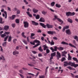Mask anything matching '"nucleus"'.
Instances as JSON below:
<instances>
[{
  "label": "nucleus",
  "mask_w": 78,
  "mask_h": 78,
  "mask_svg": "<svg viewBox=\"0 0 78 78\" xmlns=\"http://www.w3.org/2000/svg\"><path fill=\"white\" fill-rule=\"evenodd\" d=\"M40 25L44 28H46V27H47L48 28H53V25L48 24H47L46 25H45L44 23H40Z\"/></svg>",
  "instance_id": "obj_1"
},
{
  "label": "nucleus",
  "mask_w": 78,
  "mask_h": 78,
  "mask_svg": "<svg viewBox=\"0 0 78 78\" xmlns=\"http://www.w3.org/2000/svg\"><path fill=\"white\" fill-rule=\"evenodd\" d=\"M57 19L58 21V22H61V24H62L63 23V21L62 20H61L59 18H58V16L56 15L54 16V18L53 19V20H56Z\"/></svg>",
  "instance_id": "obj_2"
},
{
  "label": "nucleus",
  "mask_w": 78,
  "mask_h": 78,
  "mask_svg": "<svg viewBox=\"0 0 78 78\" xmlns=\"http://www.w3.org/2000/svg\"><path fill=\"white\" fill-rule=\"evenodd\" d=\"M34 43H38L36 45H35L33 47V48H35V47H37L38 46H39V45H40V44L41 42L39 40H35V41H34Z\"/></svg>",
  "instance_id": "obj_3"
},
{
  "label": "nucleus",
  "mask_w": 78,
  "mask_h": 78,
  "mask_svg": "<svg viewBox=\"0 0 78 78\" xmlns=\"http://www.w3.org/2000/svg\"><path fill=\"white\" fill-rule=\"evenodd\" d=\"M4 9H2L1 11L2 12H3L5 14V15L4 13L2 14V16L4 17H5V19H7V12L6 11H4Z\"/></svg>",
  "instance_id": "obj_4"
},
{
  "label": "nucleus",
  "mask_w": 78,
  "mask_h": 78,
  "mask_svg": "<svg viewBox=\"0 0 78 78\" xmlns=\"http://www.w3.org/2000/svg\"><path fill=\"white\" fill-rule=\"evenodd\" d=\"M75 14V13L74 12H66V16H73Z\"/></svg>",
  "instance_id": "obj_5"
},
{
  "label": "nucleus",
  "mask_w": 78,
  "mask_h": 78,
  "mask_svg": "<svg viewBox=\"0 0 78 78\" xmlns=\"http://www.w3.org/2000/svg\"><path fill=\"white\" fill-rule=\"evenodd\" d=\"M64 67H66V66H67L68 65H71L72 64V62H69L67 61H65L64 62Z\"/></svg>",
  "instance_id": "obj_6"
},
{
  "label": "nucleus",
  "mask_w": 78,
  "mask_h": 78,
  "mask_svg": "<svg viewBox=\"0 0 78 78\" xmlns=\"http://www.w3.org/2000/svg\"><path fill=\"white\" fill-rule=\"evenodd\" d=\"M56 57L57 58V59H59V58H61V53L58 51L57 52Z\"/></svg>",
  "instance_id": "obj_7"
},
{
  "label": "nucleus",
  "mask_w": 78,
  "mask_h": 78,
  "mask_svg": "<svg viewBox=\"0 0 78 78\" xmlns=\"http://www.w3.org/2000/svg\"><path fill=\"white\" fill-rule=\"evenodd\" d=\"M67 53V52L66 51H64L62 52V56H64L65 58H66V54Z\"/></svg>",
  "instance_id": "obj_8"
},
{
  "label": "nucleus",
  "mask_w": 78,
  "mask_h": 78,
  "mask_svg": "<svg viewBox=\"0 0 78 78\" xmlns=\"http://www.w3.org/2000/svg\"><path fill=\"white\" fill-rule=\"evenodd\" d=\"M71 66H72V67H74L76 68L77 67H78V64H75L74 62H72Z\"/></svg>",
  "instance_id": "obj_9"
},
{
  "label": "nucleus",
  "mask_w": 78,
  "mask_h": 78,
  "mask_svg": "<svg viewBox=\"0 0 78 78\" xmlns=\"http://www.w3.org/2000/svg\"><path fill=\"white\" fill-rule=\"evenodd\" d=\"M69 26H66L63 27L62 31L63 32H64L65 29H69Z\"/></svg>",
  "instance_id": "obj_10"
},
{
  "label": "nucleus",
  "mask_w": 78,
  "mask_h": 78,
  "mask_svg": "<svg viewBox=\"0 0 78 78\" xmlns=\"http://www.w3.org/2000/svg\"><path fill=\"white\" fill-rule=\"evenodd\" d=\"M24 28H28V23L27 22L24 21Z\"/></svg>",
  "instance_id": "obj_11"
},
{
  "label": "nucleus",
  "mask_w": 78,
  "mask_h": 78,
  "mask_svg": "<svg viewBox=\"0 0 78 78\" xmlns=\"http://www.w3.org/2000/svg\"><path fill=\"white\" fill-rule=\"evenodd\" d=\"M42 47L44 48L43 50L44 51L46 50L47 49H48V46H47V45H43Z\"/></svg>",
  "instance_id": "obj_12"
},
{
  "label": "nucleus",
  "mask_w": 78,
  "mask_h": 78,
  "mask_svg": "<svg viewBox=\"0 0 78 78\" xmlns=\"http://www.w3.org/2000/svg\"><path fill=\"white\" fill-rule=\"evenodd\" d=\"M39 21L41 22H45V19L43 17H41L39 20Z\"/></svg>",
  "instance_id": "obj_13"
},
{
  "label": "nucleus",
  "mask_w": 78,
  "mask_h": 78,
  "mask_svg": "<svg viewBox=\"0 0 78 78\" xmlns=\"http://www.w3.org/2000/svg\"><path fill=\"white\" fill-rule=\"evenodd\" d=\"M66 33L68 35H70V34H71V32L70 31V29H68L66 30Z\"/></svg>",
  "instance_id": "obj_14"
},
{
  "label": "nucleus",
  "mask_w": 78,
  "mask_h": 78,
  "mask_svg": "<svg viewBox=\"0 0 78 78\" xmlns=\"http://www.w3.org/2000/svg\"><path fill=\"white\" fill-rule=\"evenodd\" d=\"M31 22L32 23V25H38L39 24L38 23H36L34 21H32Z\"/></svg>",
  "instance_id": "obj_15"
},
{
  "label": "nucleus",
  "mask_w": 78,
  "mask_h": 78,
  "mask_svg": "<svg viewBox=\"0 0 78 78\" xmlns=\"http://www.w3.org/2000/svg\"><path fill=\"white\" fill-rule=\"evenodd\" d=\"M47 33L48 34H52V35H53V34H54V33H55V32H53L52 31H48Z\"/></svg>",
  "instance_id": "obj_16"
},
{
  "label": "nucleus",
  "mask_w": 78,
  "mask_h": 78,
  "mask_svg": "<svg viewBox=\"0 0 78 78\" xmlns=\"http://www.w3.org/2000/svg\"><path fill=\"white\" fill-rule=\"evenodd\" d=\"M39 10L37 9H36L35 8H34L33 9V11L34 12V13H36Z\"/></svg>",
  "instance_id": "obj_17"
},
{
  "label": "nucleus",
  "mask_w": 78,
  "mask_h": 78,
  "mask_svg": "<svg viewBox=\"0 0 78 78\" xmlns=\"http://www.w3.org/2000/svg\"><path fill=\"white\" fill-rule=\"evenodd\" d=\"M67 21L71 23H73V21H72V20L70 18H69L67 19Z\"/></svg>",
  "instance_id": "obj_18"
},
{
  "label": "nucleus",
  "mask_w": 78,
  "mask_h": 78,
  "mask_svg": "<svg viewBox=\"0 0 78 78\" xmlns=\"http://www.w3.org/2000/svg\"><path fill=\"white\" fill-rule=\"evenodd\" d=\"M19 52L18 51H14L13 52V55H18Z\"/></svg>",
  "instance_id": "obj_19"
},
{
  "label": "nucleus",
  "mask_w": 78,
  "mask_h": 78,
  "mask_svg": "<svg viewBox=\"0 0 78 78\" xmlns=\"http://www.w3.org/2000/svg\"><path fill=\"white\" fill-rule=\"evenodd\" d=\"M9 29V26H4V30L5 31H7Z\"/></svg>",
  "instance_id": "obj_20"
},
{
  "label": "nucleus",
  "mask_w": 78,
  "mask_h": 78,
  "mask_svg": "<svg viewBox=\"0 0 78 78\" xmlns=\"http://www.w3.org/2000/svg\"><path fill=\"white\" fill-rule=\"evenodd\" d=\"M1 57H0V60H3V61H5V57L2 55H1Z\"/></svg>",
  "instance_id": "obj_21"
},
{
  "label": "nucleus",
  "mask_w": 78,
  "mask_h": 78,
  "mask_svg": "<svg viewBox=\"0 0 78 78\" xmlns=\"http://www.w3.org/2000/svg\"><path fill=\"white\" fill-rule=\"evenodd\" d=\"M38 49L39 50V51L41 52H42V51H43V49L42 48V47L41 46H40L39 48H38Z\"/></svg>",
  "instance_id": "obj_22"
},
{
  "label": "nucleus",
  "mask_w": 78,
  "mask_h": 78,
  "mask_svg": "<svg viewBox=\"0 0 78 78\" xmlns=\"http://www.w3.org/2000/svg\"><path fill=\"white\" fill-rule=\"evenodd\" d=\"M49 44L51 45H53L55 44V42L53 41V40H51V42L50 41V42H49Z\"/></svg>",
  "instance_id": "obj_23"
},
{
  "label": "nucleus",
  "mask_w": 78,
  "mask_h": 78,
  "mask_svg": "<svg viewBox=\"0 0 78 78\" xmlns=\"http://www.w3.org/2000/svg\"><path fill=\"white\" fill-rule=\"evenodd\" d=\"M56 56V52H54L53 53H51V56L53 57L54 56Z\"/></svg>",
  "instance_id": "obj_24"
},
{
  "label": "nucleus",
  "mask_w": 78,
  "mask_h": 78,
  "mask_svg": "<svg viewBox=\"0 0 78 78\" xmlns=\"http://www.w3.org/2000/svg\"><path fill=\"white\" fill-rule=\"evenodd\" d=\"M73 59L75 61H76V62L78 63V60L77 59V58H76L75 57H73Z\"/></svg>",
  "instance_id": "obj_25"
},
{
  "label": "nucleus",
  "mask_w": 78,
  "mask_h": 78,
  "mask_svg": "<svg viewBox=\"0 0 78 78\" xmlns=\"http://www.w3.org/2000/svg\"><path fill=\"white\" fill-rule=\"evenodd\" d=\"M61 44H63V45H68V43L65 42V41H62L61 43Z\"/></svg>",
  "instance_id": "obj_26"
},
{
  "label": "nucleus",
  "mask_w": 78,
  "mask_h": 78,
  "mask_svg": "<svg viewBox=\"0 0 78 78\" xmlns=\"http://www.w3.org/2000/svg\"><path fill=\"white\" fill-rule=\"evenodd\" d=\"M26 13H27V15L30 17H32V15L30 13V12H26Z\"/></svg>",
  "instance_id": "obj_27"
},
{
  "label": "nucleus",
  "mask_w": 78,
  "mask_h": 78,
  "mask_svg": "<svg viewBox=\"0 0 78 78\" xmlns=\"http://www.w3.org/2000/svg\"><path fill=\"white\" fill-rule=\"evenodd\" d=\"M69 45L70 46V47H74L75 48H76V47L75 46H74V45H73V44H72L71 43H69Z\"/></svg>",
  "instance_id": "obj_28"
},
{
  "label": "nucleus",
  "mask_w": 78,
  "mask_h": 78,
  "mask_svg": "<svg viewBox=\"0 0 78 78\" xmlns=\"http://www.w3.org/2000/svg\"><path fill=\"white\" fill-rule=\"evenodd\" d=\"M64 50V48L62 47H59V48H58V50H61L62 51V50Z\"/></svg>",
  "instance_id": "obj_29"
},
{
  "label": "nucleus",
  "mask_w": 78,
  "mask_h": 78,
  "mask_svg": "<svg viewBox=\"0 0 78 78\" xmlns=\"http://www.w3.org/2000/svg\"><path fill=\"white\" fill-rule=\"evenodd\" d=\"M55 6L56 7H57V8H59L60 7H61V5H60V4H56L55 5Z\"/></svg>",
  "instance_id": "obj_30"
},
{
  "label": "nucleus",
  "mask_w": 78,
  "mask_h": 78,
  "mask_svg": "<svg viewBox=\"0 0 78 78\" xmlns=\"http://www.w3.org/2000/svg\"><path fill=\"white\" fill-rule=\"evenodd\" d=\"M3 20V19L2 18H0V23L3 24L4 23V21H2Z\"/></svg>",
  "instance_id": "obj_31"
},
{
  "label": "nucleus",
  "mask_w": 78,
  "mask_h": 78,
  "mask_svg": "<svg viewBox=\"0 0 78 78\" xmlns=\"http://www.w3.org/2000/svg\"><path fill=\"white\" fill-rule=\"evenodd\" d=\"M12 39V37L11 36H9V37L8 41V42H11V40Z\"/></svg>",
  "instance_id": "obj_32"
},
{
  "label": "nucleus",
  "mask_w": 78,
  "mask_h": 78,
  "mask_svg": "<svg viewBox=\"0 0 78 78\" xmlns=\"http://www.w3.org/2000/svg\"><path fill=\"white\" fill-rule=\"evenodd\" d=\"M55 4V2H53L51 3V6H54Z\"/></svg>",
  "instance_id": "obj_33"
},
{
  "label": "nucleus",
  "mask_w": 78,
  "mask_h": 78,
  "mask_svg": "<svg viewBox=\"0 0 78 78\" xmlns=\"http://www.w3.org/2000/svg\"><path fill=\"white\" fill-rule=\"evenodd\" d=\"M21 35L22 36L24 37V38H26V36H25V33L24 32H22V33Z\"/></svg>",
  "instance_id": "obj_34"
},
{
  "label": "nucleus",
  "mask_w": 78,
  "mask_h": 78,
  "mask_svg": "<svg viewBox=\"0 0 78 78\" xmlns=\"http://www.w3.org/2000/svg\"><path fill=\"white\" fill-rule=\"evenodd\" d=\"M9 37V35H8L7 36L5 37L4 38V41L5 42H6V41H7V39H8V37Z\"/></svg>",
  "instance_id": "obj_35"
},
{
  "label": "nucleus",
  "mask_w": 78,
  "mask_h": 78,
  "mask_svg": "<svg viewBox=\"0 0 78 78\" xmlns=\"http://www.w3.org/2000/svg\"><path fill=\"white\" fill-rule=\"evenodd\" d=\"M61 60L62 62H63V61H66V58L65 57H62V58Z\"/></svg>",
  "instance_id": "obj_36"
},
{
  "label": "nucleus",
  "mask_w": 78,
  "mask_h": 78,
  "mask_svg": "<svg viewBox=\"0 0 78 78\" xmlns=\"http://www.w3.org/2000/svg\"><path fill=\"white\" fill-rule=\"evenodd\" d=\"M57 49L58 50V48L56 46H55L54 47V52L55 51H57Z\"/></svg>",
  "instance_id": "obj_37"
},
{
  "label": "nucleus",
  "mask_w": 78,
  "mask_h": 78,
  "mask_svg": "<svg viewBox=\"0 0 78 78\" xmlns=\"http://www.w3.org/2000/svg\"><path fill=\"white\" fill-rule=\"evenodd\" d=\"M2 45L3 47H5L6 45V42H4V43L2 44Z\"/></svg>",
  "instance_id": "obj_38"
},
{
  "label": "nucleus",
  "mask_w": 78,
  "mask_h": 78,
  "mask_svg": "<svg viewBox=\"0 0 78 78\" xmlns=\"http://www.w3.org/2000/svg\"><path fill=\"white\" fill-rule=\"evenodd\" d=\"M35 18L36 19H39V18H40V16L38 14L37 15Z\"/></svg>",
  "instance_id": "obj_39"
},
{
  "label": "nucleus",
  "mask_w": 78,
  "mask_h": 78,
  "mask_svg": "<svg viewBox=\"0 0 78 78\" xmlns=\"http://www.w3.org/2000/svg\"><path fill=\"white\" fill-rule=\"evenodd\" d=\"M16 17V15H13L12 16V20H14V18Z\"/></svg>",
  "instance_id": "obj_40"
},
{
  "label": "nucleus",
  "mask_w": 78,
  "mask_h": 78,
  "mask_svg": "<svg viewBox=\"0 0 78 78\" xmlns=\"http://www.w3.org/2000/svg\"><path fill=\"white\" fill-rule=\"evenodd\" d=\"M15 21L16 23H19V20L18 19H16Z\"/></svg>",
  "instance_id": "obj_41"
},
{
  "label": "nucleus",
  "mask_w": 78,
  "mask_h": 78,
  "mask_svg": "<svg viewBox=\"0 0 78 78\" xmlns=\"http://www.w3.org/2000/svg\"><path fill=\"white\" fill-rule=\"evenodd\" d=\"M17 41V40L16 39H14L13 40V42L14 43V44H16V41Z\"/></svg>",
  "instance_id": "obj_42"
},
{
  "label": "nucleus",
  "mask_w": 78,
  "mask_h": 78,
  "mask_svg": "<svg viewBox=\"0 0 78 78\" xmlns=\"http://www.w3.org/2000/svg\"><path fill=\"white\" fill-rule=\"evenodd\" d=\"M6 34H2L1 35V37H2V38H3L5 37V36H6Z\"/></svg>",
  "instance_id": "obj_43"
},
{
  "label": "nucleus",
  "mask_w": 78,
  "mask_h": 78,
  "mask_svg": "<svg viewBox=\"0 0 78 78\" xmlns=\"http://www.w3.org/2000/svg\"><path fill=\"white\" fill-rule=\"evenodd\" d=\"M68 60H72V57L68 54Z\"/></svg>",
  "instance_id": "obj_44"
},
{
  "label": "nucleus",
  "mask_w": 78,
  "mask_h": 78,
  "mask_svg": "<svg viewBox=\"0 0 78 78\" xmlns=\"http://www.w3.org/2000/svg\"><path fill=\"white\" fill-rule=\"evenodd\" d=\"M20 10H17V11L16 12V14H20Z\"/></svg>",
  "instance_id": "obj_45"
},
{
  "label": "nucleus",
  "mask_w": 78,
  "mask_h": 78,
  "mask_svg": "<svg viewBox=\"0 0 78 78\" xmlns=\"http://www.w3.org/2000/svg\"><path fill=\"white\" fill-rule=\"evenodd\" d=\"M23 42H24V44L26 45H27L28 44V43L27 42V41H25V40L23 41Z\"/></svg>",
  "instance_id": "obj_46"
},
{
  "label": "nucleus",
  "mask_w": 78,
  "mask_h": 78,
  "mask_svg": "<svg viewBox=\"0 0 78 78\" xmlns=\"http://www.w3.org/2000/svg\"><path fill=\"white\" fill-rule=\"evenodd\" d=\"M30 43L31 45H35V43H34V41L33 42L32 41H30Z\"/></svg>",
  "instance_id": "obj_47"
},
{
  "label": "nucleus",
  "mask_w": 78,
  "mask_h": 78,
  "mask_svg": "<svg viewBox=\"0 0 78 78\" xmlns=\"http://www.w3.org/2000/svg\"><path fill=\"white\" fill-rule=\"evenodd\" d=\"M46 52L47 53H50V50L48 49H47L46 50Z\"/></svg>",
  "instance_id": "obj_48"
},
{
  "label": "nucleus",
  "mask_w": 78,
  "mask_h": 78,
  "mask_svg": "<svg viewBox=\"0 0 78 78\" xmlns=\"http://www.w3.org/2000/svg\"><path fill=\"white\" fill-rule=\"evenodd\" d=\"M28 65L29 66H30L31 67H34V66L33 64H28Z\"/></svg>",
  "instance_id": "obj_49"
},
{
  "label": "nucleus",
  "mask_w": 78,
  "mask_h": 78,
  "mask_svg": "<svg viewBox=\"0 0 78 78\" xmlns=\"http://www.w3.org/2000/svg\"><path fill=\"white\" fill-rule=\"evenodd\" d=\"M12 27L13 28H14L16 27V24L14 23H13L12 24Z\"/></svg>",
  "instance_id": "obj_50"
},
{
  "label": "nucleus",
  "mask_w": 78,
  "mask_h": 78,
  "mask_svg": "<svg viewBox=\"0 0 78 78\" xmlns=\"http://www.w3.org/2000/svg\"><path fill=\"white\" fill-rule=\"evenodd\" d=\"M50 49L52 51V52H54V49L53 48V47H51L50 48Z\"/></svg>",
  "instance_id": "obj_51"
},
{
  "label": "nucleus",
  "mask_w": 78,
  "mask_h": 78,
  "mask_svg": "<svg viewBox=\"0 0 78 78\" xmlns=\"http://www.w3.org/2000/svg\"><path fill=\"white\" fill-rule=\"evenodd\" d=\"M10 32H6L5 33V34H9Z\"/></svg>",
  "instance_id": "obj_52"
},
{
  "label": "nucleus",
  "mask_w": 78,
  "mask_h": 78,
  "mask_svg": "<svg viewBox=\"0 0 78 78\" xmlns=\"http://www.w3.org/2000/svg\"><path fill=\"white\" fill-rule=\"evenodd\" d=\"M42 13L43 14H47V12L43 11L42 12Z\"/></svg>",
  "instance_id": "obj_53"
},
{
  "label": "nucleus",
  "mask_w": 78,
  "mask_h": 78,
  "mask_svg": "<svg viewBox=\"0 0 78 78\" xmlns=\"http://www.w3.org/2000/svg\"><path fill=\"white\" fill-rule=\"evenodd\" d=\"M78 37L77 36H75L74 37V39H75V40H76L77 39V38H78Z\"/></svg>",
  "instance_id": "obj_54"
},
{
  "label": "nucleus",
  "mask_w": 78,
  "mask_h": 78,
  "mask_svg": "<svg viewBox=\"0 0 78 78\" xmlns=\"http://www.w3.org/2000/svg\"><path fill=\"white\" fill-rule=\"evenodd\" d=\"M67 68H68V69H69V70H72V67H71L70 66H68V67H67Z\"/></svg>",
  "instance_id": "obj_55"
},
{
  "label": "nucleus",
  "mask_w": 78,
  "mask_h": 78,
  "mask_svg": "<svg viewBox=\"0 0 78 78\" xmlns=\"http://www.w3.org/2000/svg\"><path fill=\"white\" fill-rule=\"evenodd\" d=\"M38 56L39 57H41V56H42V54L40 53L38 54Z\"/></svg>",
  "instance_id": "obj_56"
},
{
  "label": "nucleus",
  "mask_w": 78,
  "mask_h": 78,
  "mask_svg": "<svg viewBox=\"0 0 78 78\" xmlns=\"http://www.w3.org/2000/svg\"><path fill=\"white\" fill-rule=\"evenodd\" d=\"M44 77H45V76H39V78H44Z\"/></svg>",
  "instance_id": "obj_57"
},
{
  "label": "nucleus",
  "mask_w": 78,
  "mask_h": 78,
  "mask_svg": "<svg viewBox=\"0 0 78 78\" xmlns=\"http://www.w3.org/2000/svg\"><path fill=\"white\" fill-rule=\"evenodd\" d=\"M32 53H33L34 54H36L37 53V52L36 51H32Z\"/></svg>",
  "instance_id": "obj_58"
},
{
  "label": "nucleus",
  "mask_w": 78,
  "mask_h": 78,
  "mask_svg": "<svg viewBox=\"0 0 78 78\" xmlns=\"http://www.w3.org/2000/svg\"><path fill=\"white\" fill-rule=\"evenodd\" d=\"M19 75L21 76V77L22 78H24V77L23 76L20 74H19Z\"/></svg>",
  "instance_id": "obj_59"
},
{
  "label": "nucleus",
  "mask_w": 78,
  "mask_h": 78,
  "mask_svg": "<svg viewBox=\"0 0 78 78\" xmlns=\"http://www.w3.org/2000/svg\"><path fill=\"white\" fill-rule=\"evenodd\" d=\"M33 68L34 69H36V70H38V71H41V70L39 69H38L36 68Z\"/></svg>",
  "instance_id": "obj_60"
},
{
  "label": "nucleus",
  "mask_w": 78,
  "mask_h": 78,
  "mask_svg": "<svg viewBox=\"0 0 78 78\" xmlns=\"http://www.w3.org/2000/svg\"><path fill=\"white\" fill-rule=\"evenodd\" d=\"M53 39H54L55 40H57L58 39V38H57V37H53Z\"/></svg>",
  "instance_id": "obj_61"
},
{
  "label": "nucleus",
  "mask_w": 78,
  "mask_h": 78,
  "mask_svg": "<svg viewBox=\"0 0 78 78\" xmlns=\"http://www.w3.org/2000/svg\"><path fill=\"white\" fill-rule=\"evenodd\" d=\"M73 43L74 45H76V42H75V40H74L73 41Z\"/></svg>",
  "instance_id": "obj_62"
},
{
  "label": "nucleus",
  "mask_w": 78,
  "mask_h": 78,
  "mask_svg": "<svg viewBox=\"0 0 78 78\" xmlns=\"http://www.w3.org/2000/svg\"><path fill=\"white\" fill-rule=\"evenodd\" d=\"M35 35V34L33 33H32L31 34V36L32 37H33V36H34Z\"/></svg>",
  "instance_id": "obj_63"
},
{
  "label": "nucleus",
  "mask_w": 78,
  "mask_h": 78,
  "mask_svg": "<svg viewBox=\"0 0 78 78\" xmlns=\"http://www.w3.org/2000/svg\"><path fill=\"white\" fill-rule=\"evenodd\" d=\"M51 11V12H55V11L53 9H49Z\"/></svg>",
  "instance_id": "obj_64"
}]
</instances>
